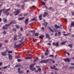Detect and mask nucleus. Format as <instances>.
<instances>
[{
    "label": "nucleus",
    "mask_w": 74,
    "mask_h": 74,
    "mask_svg": "<svg viewBox=\"0 0 74 74\" xmlns=\"http://www.w3.org/2000/svg\"><path fill=\"white\" fill-rule=\"evenodd\" d=\"M51 60V61H52V62L53 63H55V61H53V60H52L51 58L48 59L47 60H42L41 61L39 62V63H48L49 61Z\"/></svg>",
    "instance_id": "1"
},
{
    "label": "nucleus",
    "mask_w": 74,
    "mask_h": 74,
    "mask_svg": "<svg viewBox=\"0 0 74 74\" xmlns=\"http://www.w3.org/2000/svg\"><path fill=\"white\" fill-rule=\"evenodd\" d=\"M21 10L20 9H18L16 11H15L13 13L15 15H18L19 14V12H20Z\"/></svg>",
    "instance_id": "2"
},
{
    "label": "nucleus",
    "mask_w": 74,
    "mask_h": 74,
    "mask_svg": "<svg viewBox=\"0 0 74 74\" xmlns=\"http://www.w3.org/2000/svg\"><path fill=\"white\" fill-rule=\"evenodd\" d=\"M53 45L54 46H56V47H58L59 45L58 42H56V43H53Z\"/></svg>",
    "instance_id": "3"
},
{
    "label": "nucleus",
    "mask_w": 74,
    "mask_h": 74,
    "mask_svg": "<svg viewBox=\"0 0 74 74\" xmlns=\"http://www.w3.org/2000/svg\"><path fill=\"white\" fill-rule=\"evenodd\" d=\"M8 24H6L5 26H3V29H7V27H8L9 26H8Z\"/></svg>",
    "instance_id": "4"
},
{
    "label": "nucleus",
    "mask_w": 74,
    "mask_h": 74,
    "mask_svg": "<svg viewBox=\"0 0 74 74\" xmlns=\"http://www.w3.org/2000/svg\"><path fill=\"white\" fill-rule=\"evenodd\" d=\"M21 69V68H18V71L19 73V74H22V73H23V71H20V69Z\"/></svg>",
    "instance_id": "5"
},
{
    "label": "nucleus",
    "mask_w": 74,
    "mask_h": 74,
    "mask_svg": "<svg viewBox=\"0 0 74 74\" xmlns=\"http://www.w3.org/2000/svg\"><path fill=\"white\" fill-rule=\"evenodd\" d=\"M14 23H15V22L12 21L10 22L9 24H8V26H10V25H11V24H14Z\"/></svg>",
    "instance_id": "6"
},
{
    "label": "nucleus",
    "mask_w": 74,
    "mask_h": 74,
    "mask_svg": "<svg viewBox=\"0 0 74 74\" xmlns=\"http://www.w3.org/2000/svg\"><path fill=\"white\" fill-rule=\"evenodd\" d=\"M64 61L65 62H70V60L68 58L65 59L64 60Z\"/></svg>",
    "instance_id": "7"
},
{
    "label": "nucleus",
    "mask_w": 74,
    "mask_h": 74,
    "mask_svg": "<svg viewBox=\"0 0 74 74\" xmlns=\"http://www.w3.org/2000/svg\"><path fill=\"white\" fill-rule=\"evenodd\" d=\"M49 16L48 15V14L46 12H45L44 13V14H43V17H45V16Z\"/></svg>",
    "instance_id": "8"
},
{
    "label": "nucleus",
    "mask_w": 74,
    "mask_h": 74,
    "mask_svg": "<svg viewBox=\"0 0 74 74\" xmlns=\"http://www.w3.org/2000/svg\"><path fill=\"white\" fill-rule=\"evenodd\" d=\"M8 55L9 56V60H12V55L11 54H9Z\"/></svg>",
    "instance_id": "9"
},
{
    "label": "nucleus",
    "mask_w": 74,
    "mask_h": 74,
    "mask_svg": "<svg viewBox=\"0 0 74 74\" xmlns=\"http://www.w3.org/2000/svg\"><path fill=\"white\" fill-rule=\"evenodd\" d=\"M11 9V8H9V9H7L6 11H5V12H3V13L4 14H6V13H7V12L8 11H10V10Z\"/></svg>",
    "instance_id": "10"
},
{
    "label": "nucleus",
    "mask_w": 74,
    "mask_h": 74,
    "mask_svg": "<svg viewBox=\"0 0 74 74\" xmlns=\"http://www.w3.org/2000/svg\"><path fill=\"white\" fill-rule=\"evenodd\" d=\"M54 27L56 28V29H59V28H60L61 29V27H60V26L57 25L56 24H55L54 25Z\"/></svg>",
    "instance_id": "11"
},
{
    "label": "nucleus",
    "mask_w": 74,
    "mask_h": 74,
    "mask_svg": "<svg viewBox=\"0 0 74 74\" xmlns=\"http://www.w3.org/2000/svg\"><path fill=\"white\" fill-rule=\"evenodd\" d=\"M66 42H67V41H65L64 42H62L61 43H60V44H61L62 45H64V44H65Z\"/></svg>",
    "instance_id": "12"
},
{
    "label": "nucleus",
    "mask_w": 74,
    "mask_h": 74,
    "mask_svg": "<svg viewBox=\"0 0 74 74\" xmlns=\"http://www.w3.org/2000/svg\"><path fill=\"white\" fill-rule=\"evenodd\" d=\"M7 52L6 51H4V52H3L1 53V55H3V56H6L7 55Z\"/></svg>",
    "instance_id": "13"
},
{
    "label": "nucleus",
    "mask_w": 74,
    "mask_h": 74,
    "mask_svg": "<svg viewBox=\"0 0 74 74\" xmlns=\"http://www.w3.org/2000/svg\"><path fill=\"white\" fill-rule=\"evenodd\" d=\"M28 21H29V18H27L26 19L25 21V24H28Z\"/></svg>",
    "instance_id": "14"
},
{
    "label": "nucleus",
    "mask_w": 74,
    "mask_h": 74,
    "mask_svg": "<svg viewBox=\"0 0 74 74\" xmlns=\"http://www.w3.org/2000/svg\"><path fill=\"white\" fill-rule=\"evenodd\" d=\"M43 25H44L45 27H47V25H48V23L47 22H45V23H43L42 24Z\"/></svg>",
    "instance_id": "15"
},
{
    "label": "nucleus",
    "mask_w": 74,
    "mask_h": 74,
    "mask_svg": "<svg viewBox=\"0 0 74 74\" xmlns=\"http://www.w3.org/2000/svg\"><path fill=\"white\" fill-rule=\"evenodd\" d=\"M29 70H30L31 71H35L36 70V69L35 67L32 68H29Z\"/></svg>",
    "instance_id": "16"
},
{
    "label": "nucleus",
    "mask_w": 74,
    "mask_h": 74,
    "mask_svg": "<svg viewBox=\"0 0 74 74\" xmlns=\"http://www.w3.org/2000/svg\"><path fill=\"white\" fill-rule=\"evenodd\" d=\"M42 14H41L39 16V19L41 21L42 20Z\"/></svg>",
    "instance_id": "17"
},
{
    "label": "nucleus",
    "mask_w": 74,
    "mask_h": 74,
    "mask_svg": "<svg viewBox=\"0 0 74 74\" xmlns=\"http://www.w3.org/2000/svg\"><path fill=\"white\" fill-rule=\"evenodd\" d=\"M25 19V17H22L21 18H18V20L19 21H22V20H23V19Z\"/></svg>",
    "instance_id": "18"
},
{
    "label": "nucleus",
    "mask_w": 74,
    "mask_h": 74,
    "mask_svg": "<svg viewBox=\"0 0 74 74\" xmlns=\"http://www.w3.org/2000/svg\"><path fill=\"white\" fill-rule=\"evenodd\" d=\"M44 38V35H40L39 37V38H40L41 39H43V38Z\"/></svg>",
    "instance_id": "19"
},
{
    "label": "nucleus",
    "mask_w": 74,
    "mask_h": 74,
    "mask_svg": "<svg viewBox=\"0 0 74 74\" xmlns=\"http://www.w3.org/2000/svg\"><path fill=\"white\" fill-rule=\"evenodd\" d=\"M50 37V36H49V35L48 34H46V38H49V37Z\"/></svg>",
    "instance_id": "20"
},
{
    "label": "nucleus",
    "mask_w": 74,
    "mask_h": 74,
    "mask_svg": "<svg viewBox=\"0 0 74 74\" xmlns=\"http://www.w3.org/2000/svg\"><path fill=\"white\" fill-rule=\"evenodd\" d=\"M56 66L55 65L50 66V69H54Z\"/></svg>",
    "instance_id": "21"
},
{
    "label": "nucleus",
    "mask_w": 74,
    "mask_h": 74,
    "mask_svg": "<svg viewBox=\"0 0 74 74\" xmlns=\"http://www.w3.org/2000/svg\"><path fill=\"white\" fill-rule=\"evenodd\" d=\"M8 66H9V65L6 66H5L3 67L0 68V70H1V69H7V67H8Z\"/></svg>",
    "instance_id": "22"
},
{
    "label": "nucleus",
    "mask_w": 74,
    "mask_h": 74,
    "mask_svg": "<svg viewBox=\"0 0 74 74\" xmlns=\"http://www.w3.org/2000/svg\"><path fill=\"white\" fill-rule=\"evenodd\" d=\"M68 47H69L71 48H73V44H71L68 45Z\"/></svg>",
    "instance_id": "23"
},
{
    "label": "nucleus",
    "mask_w": 74,
    "mask_h": 74,
    "mask_svg": "<svg viewBox=\"0 0 74 74\" xmlns=\"http://www.w3.org/2000/svg\"><path fill=\"white\" fill-rule=\"evenodd\" d=\"M37 20L36 18H34L31 20L30 21H36Z\"/></svg>",
    "instance_id": "24"
},
{
    "label": "nucleus",
    "mask_w": 74,
    "mask_h": 74,
    "mask_svg": "<svg viewBox=\"0 0 74 74\" xmlns=\"http://www.w3.org/2000/svg\"><path fill=\"white\" fill-rule=\"evenodd\" d=\"M21 45H15L14 46V48H18V47H20Z\"/></svg>",
    "instance_id": "25"
},
{
    "label": "nucleus",
    "mask_w": 74,
    "mask_h": 74,
    "mask_svg": "<svg viewBox=\"0 0 74 74\" xmlns=\"http://www.w3.org/2000/svg\"><path fill=\"white\" fill-rule=\"evenodd\" d=\"M49 29L50 30V31H51V32H52V33H53V32H54V31H53V30L52 29H51V28L50 27H49Z\"/></svg>",
    "instance_id": "26"
},
{
    "label": "nucleus",
    "mask_w": 74,
    "mask_h": 74,
    "mask_svg": "<svg viewBox=\"0 0 74 74\" xmlns=\"http://www.w3.org/2000/svg\"><path fill=\"white\" fill-rule=\"evenodd\" d=\"M21 67V65L17 64L15 66V67Z\"/></svg>",
    "instance_id": "27"
},
{
    "label": "nucleus",
    "mask_w": 74,
    "mask_h": 74,
    "mask_svg": "<svg viewBox=\"0 0 74 74\" xmlns=\"http://www.w3.org/2000/svg\"><path fill=\"white\" fill-rule=\"evenodd\" d=\"M38 60V57H36V59L34 60V62H36L37 60Z\"/></svg>",
    "instance_id": "28"
},
{
    "label": "nucleus",
    "mask_w": 74,
    "mask_h": 74,
    "mask_svg": "<svg viewBox=\"0 0 74 74\" xmlns=\"http://www.w3.org/2000/svg\"><path fill=\"white\" fill-rule=\"evenodd\" d=\"M32 58L31 57H26L25 58V59H32Z\"/></svg>",
    "instance_id": "29"
},
{
    "label": "nucleus",
    "mask_w": 74,
    "mask_h": 74,
    "mask_svg": "<svg viewBox=\"0 0 74 74\" xmlns=\"http://www.w3.org/2000/svg\"><path fill=\"white\" fill-rule=\"evenodd\" d=\"M34 66V65L33 64H31L30 65V68H33Z\"/></svg>",
    "instance_id": "30"
},
{
    "label": "nucleus",
    "mask_w": 74,
    "mask_h": 74,
    "mask_svg": "<svg viewBox=\"0 0 74 74\" xmlns=\"http://www.w3.org/2000/svg\"><path fill=\"white\" fill-rule=\"evenodd\" d=\"M17 38V36H16L14 37V40H17V39L16 38Z\"/></svg>",
    "instance_id": "31"
},
{
    "label": "nucleus",
    "mask_w": 74,
    "mask_h": 74,
    "mask_svg": "<svg viewBox=\"0 0 74 74\" xmlns=\"http://www.w3.org/2000/svg\"><path fill=\"white\" fill-rule=\"evenodd\" d=\"M31 51H32V50H29L27 51V53H28V55H31V54H29V53H30V52H31Z\"/></svg>",
    "instance_id": "32"
},
{
    "label": "nucleus",
    "mask_w": 74,
    "mask_h": 74,
    "mask_svg": "<svg viewBox=\"0 0 74 74\" xmlns=\"http://www.w3.org/2000/svg\"><path fill=\"white\" fill-rule=\"evenodd\" d=\"M3 21L4 22H7V20L6 19V18H5L3 19Z\"/></svg>",
    "instance_id": "33"
},
{
    "label": "nucleus",
    "mask_w": 74,
    "mask_h": 74,
    "mask_svg": "<svg viewBox=\"0 0 74 74\" xmlns=\"http://www.w3.org/2000/svg\"><path fill=\"white\" fill-rule=\"evenodd\" d=\"M74 69V66H71L69 68V69L70 70H72V69Z\"/></svg>",
    "instance_id": "34"
},
{
    "label": "nucleus",
    "mask_w": 74,
    "mask_h": 74,
    "mask_svg": "<svg viewBox=\"0 0 74 74\" xmlns=\"http://www.w3.org/2000/svg\"><path fill=\"white\" fill-rule=\"evenodd\" d=\"M74 26V23L73 22L71 23V27Z\"/></svg>",
    "instance_id": "35"
},
{
    "label": "nucleus",
    "mask_w": 74,
    "mask_h": 74,
    "mask_svg": "<svg viewBox=\"0 0 74 74\" xmlns=\"http://www.w3.org/2000/svg\"><path fill=\"white\" fill-rule=\"evenodd\" d=\"M17 29H19V25H15Z\"/></svg>",
    "instance_id": "36"
},
{
    "label": "nucleus",
    "mask_w": 74,
    "mask_h": 74,
    "mask_svg": "<svg viewBox=\"0 0 74 74\" xmlns=\"http://www.w3.org/2000/svg\"><path fill=\"white\" fill-rule=\"evenodd\" d=\"M42 5H45V2H44V1H42Z\"/></svg>",
    "instance_id": "37"
},
{
    "label": "nucleus",
    "mask_w": 74,
    "mask_h": 74,
    "mask_svg": "<svg viewBox=\"0 0 74 74\" xmlns=\"http://www.w3.org/2000/svg\"><path fill=\"white\" fill-rule=\"evenodd\" d=\"M48 53L47 52H45V56H47V55H48Z\"/></svg>",
    "instance_id": "38"
},
{
    "label": "nucleus",
    "mask_w": 74,
    "mask_h": 74,
    "mask_svg": "<svg viewBox=\"0 0 74 74\" xmlns=\"http://www.w3.org/2000/svg\"><path fill=\"white\" fill-rule=\"evenodd\" d=\"M7 33V32H6V31H4L3 33V34H5Z\"/></svg>",
    "instance_id": "39"
},
{
    "label": "nucleus",
    "mask_w": 74,
    "mask_h": 74,
    "mask_svg": "<svg viewBox=\"0 0 74 74\" xmlns=\"http://www.w3.org/2000/svg\"><path fill=\"white\" fill-rule=\"evenodd\" d=\"M12 51H9L8 52V53H12Z\"/></svg>",
    "instance_id": "40"
},
{
    "label": "nucleus",
    "mask_w": 74,
    "mask_h": 74,
    "mask_svg": "<svg viewBox=\"0 0 74 74\" xmlns=\"http://www.w3.org/2000/svg\"><path fill=\"white\" fill-rule=\"evenodd\" d=\"M48 10H52V7H50L48 9Z\"/></svg>",
    "instance_id": "41"
},
{
    "label": "nucleus",
    "mask_w": 74,
    "mask_h": 74,
    "mask_svg": "<svg viewBox=\"0 0 74 74\" xmlns=\"http://www.w3.org/2000/svg\"><path fill=\"white\" fill-rule=\"evenodd\" d=\"M58 36H60V34H61V32H59L58 33Z\"/></svg>",
    "instance_id": "42"
},
{
    "label": "nucleus",
    "mask_w": 74,
    "mask_h": 74,
    "mask_svg": "<svg viewBox=\"0 0 74 74\" xmlns=\"http://www.w3.org/2000/svg\"><path fill=\"white\" fill-rule=\"evenodd\" d=\"M24 42H23L21 43L19 45H23V44H24Z\"/></svg>",
    "instance_id": "43"
},
{
    "label": "nucleus",
    "mask_w": 74,
    "mask_h": 74,
    "mask_svg": "<svg viewBox=\"0 0 74 74\" xmlns=\"http://www.w3.org/2000/svg\"><path fill=\"white\" fill-rule=\"evenodd\" d=\"M35 36H38V33H36L35 34Z\"/></svg>",
    "instance_id": "44"
},
{
    "label": "nucleus",
    "mask_w": 74,
    "mask_h": 74,
    "mask_svg": "<svg viewBox=\"0 0 74 74\" xmlns=\"http://www.w3.org/2000/svg\"><path fill=\"white\" fill-rule=\"evenodd\" d=\"M17 61L19 62H21V61H22V60L18 59L17 60Z\"/></svg>",
    "instance_id": "45"
},
{
    "label": "nucleus",
    "mask_w": 74,
    "mask_h": 74,
    "mask_svg": "<svg viewBox=\"0 0 74 74\" xmlns=\"http://www.w3.org/2000/svg\"><path fill=\"white\" fill-rule=\"evenodd\" d=\"M27 15H28V13H26L24 14V16H27Z\"/></svg>",
    "instance_id": "46"
},
{
    "label": "nucleus",
    "mask_w": 74,
    "mask_h": 74,
    "mask_svg": "<svg viewBox=\"0 0 74 74\" xmlns=\"http://www.w3.org/2000/svg\"><path fill=\"white\" fill-rule=\"evenodd\" d=\"M49 57H53L54 56H53V55H49Z\"/></svg>",
    "instance_id": "47"
},
{
    "label": "nucleus",
    "mask_w": 74,
    "mask_h": 74,
    "mask_svg": "<svg viewBox=\"0 0 74 74\" xmlns=\"http://www.w3.org/2000/svg\"><path fill=\"white\" fill-rule=\"evenodd\" d=\"M38 71H41V69L40 68H39V69H38Z\"/></svg>",
    "instance_id": "48"
},
{
    "label": "nucleus",
    "mask_w": 74,
    "mask_h": 74,
    "mask_svg": "<svg viewBox=\"0 0 74 74\" xmlns=\"http://www.w3.org/2000/svg\"><path fill=\"white\" fill-rule=\"evenodd\" d=\"M2 10V11H4L5 10V9L3 8L2 9V10Z\"/></svg>",
    "instance_id": "49"
},
{
    "label": "nucleus",
    "mask_w": 74,
    "mask_h": 74,
    "mask_svg": "<svg viewBox=\"0 0 74 74\" xmlns=\"http://www.w3.org/2000/svg\"><path fill=\"white\" fill-rule=\"evenodd\" d=\"M13 31H16V29L15 28H14L13 29Z\"/></svg>",
    "instance_id": "50"
},
{
    "label": "nucleus",
    "mask_w": 74,
    "mask_h": 74,
    "mask_svg": "<svg viewBox=\"0 0 74 74\" xmlns=\"http://www.w3.org/2000/svg\"><path fill=\"white\" fill-rule=\"evenodd\" d=\"M41 30H44V27H42L41 29Z\"/></svg>",
    "instance_id": "51"
},
{
    "label": "nucleus",
    "mask_w": 74,
    "mask_h": 74,
    "mask_svg": "<svg viewBox=\"0 0 74 74\" xmlns=\"http://www.w3.org/2000/svg\"><path fill=\"white\" fill-rule=\"evenodd\" d=\"M17 7H18V8H20L21 7V6H20L19 5H17Z\"/></svg>",
    "instance_id": "52"
},
{
    "label": "nucleus",
    "mask_w": 74,
    "mask_h": 74,
    "mask_svg": "<svg viewBox=\"0 0 74 74\" xmlns=\"http://www.w3.org/2000/svg\"><path fill=\"white\" fill-rule=\"evenodd\" d=\"M41 56L42 59V58H44V56L43 55H42Z\"/></svg>",
    "instance_id": "53"
},
{
    "label": "nucleus",
    "mask_w": 74,
    "mask_h": 74,
    "mask_svg": "<svg viewBox=\"0 0 74 74\" xmlns=\"http://www.w3.org/2000/svg\"><path fill=\"white\" fill-rule=\"evenodd\" d=\"M2 46H3V44L1 43H0V48Z\"/></svg>",
    "instance_id": "54"
},
{
    "label": "nucleus",
    "mask_w": 74,
    "mask_h": 74,
    "mask_svg": "<svg viewBox=\"0 0 74 74\" xmlns=\"http://www.w3.org/2000/svg\"><path fill=\"white\" fill-rule=\"evenodd\" d=\"M1 12H2V10H0V16L1 14Z\"/></svg>",
    "instance_id": "55"
},
{
    "label": "nucleus",
    "mask_w": 74,
    "mask_h": 74,
    "mask_svg": "<svg viewBox=\"0 0 74 74\" xmlns=\"http://www.w3.org/2000/svg\"><path fill=\"white\" fill-rule=\"evenodd\" d=\"M21 36H22V34H20L18 36V37H20Z\"/></svg>",
    "instance_id": "56"
},
{
    "label": "nucleus",
    "mask_w": 74,
    "mask_h": 74,
    "mask_svg": "<svg viewBox=\"0 0 74 74\" xmlns=\"http://www.w3.org/2000/svg\"><path fill=\"white\" fill-rule=\"evenodd\" d=\"M24 7H25V6L24 5H21V8H23H23Z\"/></svg>",
    "instance_id": "57"
},
{
    "label": "nucleus",
    "mask_w": 74,
    "mask_h": 74,
    "mask_svg": "<svg viewBox=\"0 0 74 74\" xmlns=\"http://www.w3.org/2000/svg\"><path fill=\"white\" fill-rule=\"evenodd\" d=\"M68 1V0H64V3L66 4V2Z\"/></svg>",
    "instance_id": "58"
},
{
    "label": "nucleus",
    "mask_w": 74,
    "mask_h": 74,
    "mask_svg": "<svg viewBox=\"0 0 74 74\" xmlns=\"http://www.w3.org/2000/svg\"><path fill=\"white\" fill-rule=\"evenodd\" d=\"M48 40H51V38L49 36V38H48Z\"/></svg>",
    "instance_id": "59"
},
{
    "label": "nucleus",
    "mask_w": 74,
    "mask_h": 74,
    "mask_svg": "<svg viewBox=\"0 0 74 74\" xmlns=\"http://www.w3.org/2000/svg\"><path fill=\"white\" fill-rule=\"evenodd\" d=\"M68 34H64V36H68Z\"/></svg>",
    "instance_id": "60"
},
{
    "label": "nucleus",
    "mask_w": 74,
    "mask_h": 74,
    "mask_svg": "<svg viewBox=\"0 0 74 74\" xmlns=\"http://www.w3.org/2000/svg\"><path fill=\"white\" fill-rule=\"evenodd\" d=\"M70 5H73V3L71 2L70 3Z\"/></svg>",
    "instance_id": "61"
},
{
    "label": "nucleus",
    "mask_w": 74,
    "mask_h": 74,
    "mask_svg": "<svg viewBox=\"0 0 74 74\" xmlns=\"http://www.w3.org/2000/svg\"><path fill=\"white\" fill-rule=\"evenodd\" d=\"M3 64V63L2 62L0 63V66H1Z\"/></svg>",
    "instance_id": "62"
},
{
    "label": "nucleus",
    "mask_w": 74,
    "mask_h": 74,
    "mask_svg": "<svg viewBox=\"0 0 74 74\" xmlns=\"http://www.w3.org/2000/svg\"><path fill=\"white\" fill-rule=\"evenodd\" d=\"M72 14V16H73L74 15V12H72L71 13Z\"/></svg>",
    "instance_id": "63"
},
{
    "label": "nucleus",
    "mask_w": 74,
    "mask_h": 74,
    "mask_svg": "<svg viewBox=\"0 0 74 74\" xmlns=\"http://www.w3.org/2000/svg\"><path fill=\"white\" fill-rule=\"evenodd\" d=\"M20 58V56H17V58Z\"/></svg>",
    "instance_id": "64"
}]
</instances>
